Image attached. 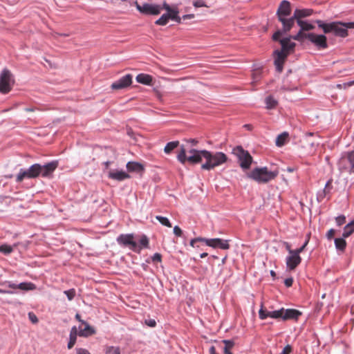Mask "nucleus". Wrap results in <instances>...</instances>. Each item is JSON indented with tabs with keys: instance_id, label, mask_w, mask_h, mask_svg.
<instances>
[{
	"instance_id": "1",
	"label": "nucleus",
	"mask_w": 354,
	"mask_h": 354,
	"mask_svg": "<svg viewBox=\"0 0 354 354\" xmlns=\"http://www.w3.org/2000/svg\"><path fill=\"white\" fill-rule=\"evenodd\" d=\"M189 155H186V149L183 145L180 146V151L177 156V160L182 164L188 161L191 164L201 162L203 160L205 162L201 165L203 170L210 171L215 167L222 165L227 160V156L223 152H212L207 150L191 149Z\"/></svg>"
},
{
	"instance_id": "2",
	"label": "nucleus",
	"mask_w": 354,
	"mask_h": 354,
	"mask_svg": "<svg viewBox=\"0 0 354 354\" xmlns=\"http://www.w3.org/2000/svg\"><path fill=\"white\" fill-rule=\"evenodd\" d=\"M57 167V162L52 161L44 165L40 164H34L28 169H20L16 176V182L20 183L24 179L35 178L39 176L48 177Z\"/></svg>"
},
{
	"instance_id": "3",
	"label": "nucleus",
	"mask_w": 354,
	"mask_h": 354,
	"mask_svg": "<svg viewBox=\"0 0 354 354\" xmlns=\"http://www.w3.org/2000/svg\"><path fill=\"white\" fill-rule=\"evenodd\" d=\"M318 27L322 28L324 34L333 33L336 37L344 38L348 36V30L344 26V22L333 21L326 23L322 20H316Z\"/></svg>"
},
{
	"instance_id": "4",
	"label": "nucleus",
	"mask_w": 354,
	"mask_h": 354,
	"mask_svg": "<svg viewBox=\"0 0 354 354\" xmlns=\"http://www.w3.org/2000/svg\"><path fill=\"white\" fill-rule=\"evenodd\" d=\"M278 174V170L270 171L267 167H256L248 174V177L258 183H267L274 179Z\"/></svg>"
},
{
	"instance_id": "5",
	"label": "nucleus",
	"mask_w": 354,
	"mask_h": 354,
	"mask_svg": "<svg viewBox=\"0 0 354 354\" xmlns=\"http://www.w3.org/2000/svg\"><path fill=\"white\" fill-rule=\"evenodd\" d=\"M290 13V3L286 0L282 1L277 9V15L279 21L283 25V32H284L290 31L293 26L292 17L286 19V17H288Z\"/></svg>"
},
{
	"instance_id": "6",
	"label": "nucleus",
	"mask_w": 354,
	"mask_h": 354,
	"mask_svg": "<svg viewBox=\"0 0 354 354\" xmlns=\"http://www.w3.org/2000/svg\"><path fill=\"white\" fill-rule=\"evenodd\" d=\"M232 153L236 156L239 160L240 167L243 169H248L252 162V157L250 153L243 149L241 146H237L232 150Z\"/></svg>"
},
{
	"instance_id": "7",
	"label": "nucleus",
	"mask_w": 354,
	"mask_h": 354,
	"mask_svg": "<svg viewBox=\"0 0 354 354\" xmlns=\"http://www.w3.org/2000/svg\"><path fill=\"white\" fill-rule=\"evenodd\" d=\"M15 80L12 73L3 68L0 73V93L6 94L10 91Z\"/></svg>"
},
{
	"instance_id": "8",
	"label": "nucleus",
	"mask_w": 354,
	"mask_h": 354,
	"mask_svg": "<svg viewBox=\"0 0 354 354\" xmlns=\"http://www.w3.org/2000/svg\"><path fill=\"white\" fill-rule=\"evenodd\" d=\"M117 242L119 245L128 247L131 250L139 253L141 250L138 248V245L133 241V235L132 234H120L117 237Z\"/></svg>"
},
{
	"instance_id": "9",
	"label": "nucleus",
	"mask_w": 354,
	"mask_h": 354,
	"mask_svg": "<svg viewBox=\"0 0 354 354\" xmlns=\"http://www.w3.org/2000/svg\"><path fill=\"white\" fill-rule=\"evenodd\" d=\"M137 10L145 15H157L160 14L162 7L160 5L152 3H143L142 5L136 3Z\"/></svg>"
},
{
	"instance_id": "10",
	"label": "nucleus",
	"mask_w": 354,
	"mask_h": 354,
	"mask_svg": "<svg viewBox=\"0 0 354 354\" xmlns=\"http://www.w3.org/2000/svg\"><path fill=\"white\" fill-rule=\"evenodd\" d=\"M308 39L318 49H326L328 48L327 38L324 35H317L315 33H308Z\"/></svg>"
},
{
	"instance_id": "11",
	"label": "nucleus",
	"mask_w": 354,
	"mask_h": 354,
	"mask_svg": "<svg viewBox=\"0 0 354 354\" xmlns=\"http://www.w3.org/2000/svg\"><path fill=\"white\" fill-rule=\"evenodd\" d=\"M132 83V75L127 74L112 83L111 88L113 90L124 89L129 86Z\"/></svg>"
},
{
	"instance_id": "12",
	"label": "nucleus",
	"mask_w": 354,
	"mask_h": 354,
	"mask_svg": "<svg viewBox=\"0 0 354 354\" xmlns=\"http://www.w3.org/2000/svg\"><path fill=\"white\" fill-rule=\"evenodd\" d=\"M289 254L286 257V266L289 270H292L301 263V259L293 250H289Z\"/></svg>"
},
{
	"instance_id": "13",
	"label": "nucleus",
	"mask_w": 354,
	"mask_h": 354,
	"mask_svg": "<svg viewBox=\"0 0 354 354\" xmlns=\"http://www.w3.org/2000/svg\"><path fill=\"white\" fill-rule=\"evenodd\" d=\"M109 178L117 181H122L129 178L130 176L124 170L110 169L107 172Z\"/></svg>"
},
{
	"instance_id": "14",
	"label": "nucleus",
	"mask_w": 354,
	"mask_h": 354,
	"mask_svg": "<svg viewBox=\"0 0 354 354\" xmlns=\"http://www.w3.org/2000/svg\"><path fill=\"white\" fill-rule=\"evenodd\" d=\"M207 245L213 248H220L222 250H227L230 248L227 240L218 238L209 239V240L207 241Z\"/></svg>"
},
{
	"instance_id": "15",
	"label": "nucleus",
	"mask_w": 354,
	"mask_h": 354,
	"mask_svg": "<svg viewBox=\"0 0 354 354\" xmlns=\"http://www.w3.org/2000/svg\"><path fill=\"white\" fill-rule=\"evenodd\" d=\"M279 42L281 45V50L279 52H283L286 56L294 50L296 46L295 42L290 41V37L283 38Z\"/></svg>"
},
{
	"instance_id": "16",
	"label": "nucleus",
	"mask_w": 354,
	"mask_h": 354,
	"mask_svg": "<svg viewBox=\"0 0 354 354\" xmlns=\"http://www.w3.org/2000/svg\"><path fill=\"white\" fill-rule=\"evenodd\" d=\"M274 65L278 72H281L283 70V63L287 57L286 55L283 52H279V50L274 51Z\"/></svg>"
},
{
	"instance_id": "17",
	"label": "nucleus",
	"mask_w": 354,
	"mask_h": 354,
	"mask_svg": "<svg viewBox=\"0 0 354 354\" xmlns=\"http://www.w3.org/2000/svg\"><path fill=\"white\" fill-rule=\"evenodd\" d=\"M301 315V313L296 309H284L283 312V320H289V319H293V320H297L299 317V316Z\"/></svg>"
},
{
	"instance_id": "18",
	"label": "nucleus",
	"mask_w": 354,
	"mask_h": 354,
	"mask_svg": "<svg viewBox=\"0 0 354 354\" xmlns=\"http://www.w3.org/2000/svg\"><path fill=\"white\" fill-rule=\"evenodd\" d=\"M95 333L94 328L91 327L87 322L79 326L78 335L81 337H88Z\"/></svg>"
},
{
	"instance_id": "19",
	"label": "nucleus",
	"mask_w": 354,
	"mask_h": 354,
	"mask_svg": "<svg viewBox=\"0 0 354 354\" xmlns=\"http://www.w3.org/2000/svg\"><path fill=\"white\" fill-rule=\"evenodd\" d=\"M313 10L310 9H296L292 16L293 25L295 20L301 19V18L309 17L312 15Z\"/></svg>"
},
{
	"instance_id": "20",
	"label": "nucleus",
	"mask_w": 354,
	"mask_h": 354,
	"mask_svg": "<svg viewBox=\"0 0 354 354\" xmlns=\"http://www.w3.org/2000/svg\"><path fill=\"white\" fill-rule=\"evenodd\" d=\"M136 81L138 83L145 84V85H151L153 79L152 77L148 74L140 73L136 77Z\"/></svg>"
},
{
	"instance_id": "21",
	"label": "nucleus",
	"mask_w": 354,
	"mask_h": 354,
	"mask_svg": "<svg viewBox=\"0 0 354 354\" xmlns=\"http://www.w3.org/2000/svg\"><path fill=\"white\" fill-rule=\"evenodd\" d=\"M77 328L75 326H73L71 328V333H70V339L68 343V348L71 349L73 348V346L75 345L77 339Z\"/></svg>"
},
{
	"instance_id": "22",
	"label": "nucleus",
	"mask_w": 354,
	"mask_h": 354,
	"mask_svg": "<svg viewBox=\"0 0 354 354\" xmlns=\"http://www.w3.org/2000/svg\"><path fill=\"white\" fill-rule=\"evenodd\" d=\"M297 23L298 26H300V29L304 32L311 30L315 28V26L307 21L298 19Z\"/></svg>"
},
{
	"instance_id": "23",
	"label": "nucleus",
	"mask_w": 354,
	"mask_h": 354,
	"mask_svg": "<svg viewBox=\"0 0 354 354\" xmlns=\"http://www.w3.org/2000/svg\"><path fill=\"white\" fill-rule=\"evenodd\" d=\"M288 133L287 132H283V133L279 134L276 138V141H275L276 145L279 147L283 146L286 144V142L288 140Z\"/></svg>"
},
{
	"instance_id": "24",
	"label": "nucleus",
	"mask_w": 354,
	"mask_h": 354,
	"mask_svg": "<svg viewBox=\"0 0 354 354\" xmlns=\"http://www.w3.org/2000/svg\"><path fill=\"white\" fill-rule=\"evenodd\" d=\"M354 232V220L348 223L344 227L342 233L344 238L348 237Z\"/></svg>"
},
{
	"instance_id": "25",
	"label": "nucleus",
	"mask_w": 354,
	"mask_h": 354,
	"mask_svg": "<svg viewBox=\"0 0 354 354\" xmlns=\"http://www.w3.org/2000/svg\"><path fill=\"white\" fill-rule=\"evenodd\" d=\"M343 236L342 238H336L334 240L335 248L337 250L343 252L346 246V242Z\"/></svg>"
},
{
	"instance_id": "26",
	"label": "nucleus",
	"mask_w": 354,
	"mask_h": 354,
	"mask_svg": "<svg viewBox=\"0 0 354 354\" xmlns=\"http://www.w3.org/2000/svg\"><path fill=\"white\" fill-rule=\"evenodd\" d=\"M169 19H171L178 24L181 23V17L178 15V10L177 9L171 8L170 11L167 12Z\"/></svg>"
},
{
	"instance_id": "27",
	"label": "nucleus",
	"mask_w": 354,
	"mask_h": 354,
	"mask_svg": "<svg viewBox=\"0 0 354 354\" xmlns=\"http://www.w3.org/2000/svg\"><path fill=\"white\" fill-rule=\"evenodd\" d=\"M266 107L268 109H272L276 107L278 102L272 96H268L265 99Z\"/></svg>"
},
{
	"instance_id": "28",
	"label": "nucleus",
	"mask_w": 354,
	"mask_h": 354,
	"mask_svg": "<svg viewBox=\"0 0 354 354\" xmlns=\"http://www.w3.org/2000/svg\"><path fill=\"white\" fill-rule=\"evenodd\" d=\"M17 288L23 290H33L36 289V286L32 282H22L17 285Z\"/></svg>"
},
{
	"instance_id": "29",
	"label": "nucleus",
	"mask_w": 354,
	"mask_h": 354,
	"mask_svg": "<svg viewBox=\"0 0 354 354\" xmlns=\"http://www.w3.org/2000/svg\"><path fill=\"white\" fill-rule=\"evenodd\" d=\"M127 168L129 171H139L142 169V166L138 162H129L127 164Z\"/></svg>"
},
{
	"instance_id": "30",
	"label": "nucleus",
	"mask_w": 354,
	"mask_h": 354,
	"mask_svg": "<svg viewBox=\"0 0 354 354\" xmlns=\"http://www.w3.org/2000/svg\"><path fill=\"white\" fill-rule=\"evenodd\" d=\"M178 145H179V142L177 140L169 142L165 145V147L164 148V151L165 153L169 154L171 153V151L174 149H176L177 147H178Z\"/></svg>"
},
{
	"instance_id": "31",
	"label": "nucleus",
	"mask_w": 354,
	"mask_h": 354,
	"mask_svg": "<svg viewBox=\"0 0 354 354\" xmlns=\"http://www.w3.org/2000/svg\"><path fill=\"white\" fill-rule=\"evenodd\" d=\"M330 183H331V180H328L325 185L324 189L317 192V199L319 202H322L324 200V198L326 197V193H327L326 189Z\"/></svg>"
},
{
	"instance_id": "32",
	"label": "nucleus",
	"mask_w": 354,
	"mask_h": 354,
	"mask_svg": "<svg viewBox=\"0 0 354 354\" xmlns=\"http://www.w3.org/2000/svg\"><path fill=\"white\" fill-rule=\"evenodd\" d=\"M308 33L304 32L301 29L295 35L290 37V39L298 41H304V39H308Z\"/></svg>"
},
{
	"instance_id": "33",
	"label": "nucleus",
	"mask_w": 354,
	"mask_h": 354,
	"mask_svg": "<svg viewBox=\"0 0 354 354\" xmlns=\"http://www.w3.org/2000/svg\"><path fill=\"white\" fill-rule=\"evenodd\" d=\"M283 308L279 310H272L269 312V317L273 319H281L283 320Z\"/></svg>"
},
{
	"instance_id": "34",
	"label": "nucleus",
	"mask_w": 354,
	"mask_h": 354,
	"mask_svg": "<svg viewBox=\"0 0 354 354\" xmlns=\"http://www.w3.org/2000/svg\"><path fill=\"white\" fill-rule=\"evenodd\" d=\"M169 19V18L167 13L163 14L158 19L155 21V24L159 26H165L168 23Z\"/></svg>"
},
{
	"instance_id": "35",
	"label": "nucleus",
	"mask_w": 354,
	"mask_h": 354,
	"mask_svg": "<svg viewBox=\"0 0 354 354\" xmlns=\"http://www.w3.org/2000/svg\"><path fill=\"white\" fill-rule=\"evenodd\" d=\"M13 251V247L7 244L0 245V252L4 254H10Z\"/></svg>"
},
{
	"instance_id": "36",
	"label": "nucleus",
	"mask_w": 354,
	"mask_h": 354,
	"mask_svg": "<svg viewBox=\"0 0 354 354\" xmlns=\"http://www.w3.org/2000/svg\"><path fill=\"white\" fill-rule=\"evenodd\" d=\"M156 219L158 220L162 225H165L168 227H171V224L167 217L158 215L156 216Z\"/></svg>"
},
{
	"instance_id": "37",
	"label": "nucleus",
	"mask_w": 354,
	"mask_h": 354,
	"mask_svg": "<svg viewBox=\"0 0 354 354\" xmlns=\"http://www.w3.org/2000/svg\"><path fill=\"white\" fill-rule=\"evenodd\" d=\"M105 354H120V349L118 346H106Z\"/></svg>"
},
{
	"instance_id": "38",
	"label": "nucleus",
	"mask_w": 354,
	"mask_h": 354,
	"mask_svg": "<svg viewBox=\"0 0 354 354\" xmlns=\"http://www.w3.org/2000/svg\"><path fill=\"white\" fill-rule=\"evenodd\" d=\"M140 245H138V248H140L141 250L142 248H149V239L147 236L142 235L139 241Z\"/></svg>"
},
{
	"instance_id": "39",
	"label": "nucleus",
	"mask_w": 354,
	"mask_h": 354,
	"mask_svg": "<svg viewBox=\"0 0 354 354\" xmlns=\"http://www.w3.org/2000/svg\"><path fill=\"white\" fill-rule=\"evenodd\" d=\"M64 294L67 297L69 301H71L74 299L76 295V291L74 288H71L68 290H64Z\"/></svg>"
},
{
	"instance_id": "40",
	"label": "nucleus",
	"mask_w": 354,
	"mask_h": 354,
	"mask_svg": "<svg viewBox=\"0 0 354 354\" xmlns=\"http://www.w3.org/2000/svg\"><path fill=\"white\" fill-rule=\"evenodd\" d=\"M223 344H225L223 350H230L234 346V342L233 340L230 339H224L223 340Z\"/></svg>"
},
{
	"instance_id": "41",
	"label": "nucleus",
	"mask_w": 354,
	"mask_h": 354,
	"mask_svg": "<svg viewBox=\"0 0 354 354\" xmlns=\"http://www.w3.org/2000/svg\"><path fill=\"white\" fill-rule=\"evenodd\" d=\"M269 312L268 310H264L263 308L261 307V309L259 311V316L261 319H265L268 317H269Z\"/></svg>"
},
{
	"instance_id": "42",
	"label": "nucleus",
	"mask_w": 354,
	"mask_h": 354,
	"mask_svg": "<svg viewBox=\"0 0 354 354\" xmlns=\"http://www.w3.org/2000/svg\"><path fill=\"white\" fill-rule=\"evenodd\" d=\"M336 223L338 226H341L346 222V217L344 215H339L335 218Z\"/></svg>"
},
{
	"instance_id": "43",
	"label": "nucleus",
	"mask_w": 354,
	"mask_h": 354,
	"mask_svg": "<svg viewBox=\"0 0 354 354\" xmlns=\"http://www.w3.org/2000/svg\"><path fill=\"white\" fill-rule=\"evenodd\" d=\"M193 6L195 8L207 7L206 3L203 0H196V1H193Z\"/></svg>"
},
{
	"instance_id": "44",
	"label": "nucleus",
	"mask_w": 354,
	"mask_h": 354,
	"mask_svg": "<svg viewBox=\"0 0 354 354\" xmlns=\"http://www.w3.org/2000/svg\"><path fill=\"white\" fill-rule=\"evenodd\" d=\"M348 160L354 171V151L349 152L348 154Z\"/></svg>"
},
{
	"instance_id": "45",
	"label": "nucleus",
	"mask_w": 354,
	"mask_h": 354,
	"mask_svg": "<svg viewBox=\"0 0 354 354\" xmlns=\"http://www.w3.org/2000/svg\"><path fill=\"white\" fill-rule=\"evenodd\" d=\"M173 232L174 234L178 237H180L183 235V231L178 225L174 226Z\"/></svg>"
},
{
	"instance_id": "46",
	"label": "nucleus",
	"mask_w": 354,
	"mask_h": 354,
	"mask_svg": "<svg viewBox=\"0 0 354 354\" xmlns=\"http://www.w3.org/2000/svg\"><path fill=\"white\" fill-rule=\"evenodd\" d=\"M162 260V256L159 253H155L152 257H151V261L153 262V263H156V262H160Z\"/></svg>"
},
{
	"instance_id": "47",
	"label": "nucleus",
	"mask_w": 354,
	"mask_h": 354,
	"mask_svg": "<svg viewBox=\"0 0 354 354\" xmlns=\"http://www.w3.org/2000/svg\"><path fill=\"white\" fill-rule=\"evenodd\" d=\"M292 351V347L290 345H286L283 351L279 354H290Z\"/></svg>"
},
{
	"instance_id": "48",
	"label": "nucleus",
	"mask_w": 354,
	"mask_h": 354,
	"mask_svg": "<svg viewBox=\"0 0 354 354\" xmlns=\"http://www.w3.org/2000/svg\"><path fill=\"white\" fill-rule=\"evenodd\" d=\"M28 317L29 319L31 321V322L36 324L38 322V319L37 316L33 313H28Z\"/></svg>"
},
{
	"instance_id": "49",
	"label": "nucleus",
	"mask_w": 354,
	"mask_h": 354,
	"mask_svg": "<svg viewBox=\"0 0 354 354\" xmlns=\"http://www.w3.org/2000/svg\"><path fill=\"white\" fill-rule=\"evenodd\" d=\"M145 324L150 327H155L156 325V321L153 319H146Z\"/></svg>"
},
{
	"instance_id": "50",
	"label": "nucleus",
	"mask_w": 354,
	"mask_h": 354,
	"mask_svg": "<svg viewBox=\"0 0 354 354\" xmlns=\"http://www.w3.org/2000/svg\"><path fill=\"white\" fill-rule=\"evenodd\" d=\"M308 243V241L307 240V241H305V243L303 244L302 246H301L299 248H298L297 250H295L293 251L295 252L297 254H298L299 255V254L303 252V250H304V248L307 245Z\"/></svg>"
},
{
	"instance_id": "51",
	"label": "nucleus",
	"mask_w": 354,
	"mask_h": 354,
	"mask_svg": "<svg viewBox=\"0 0 354 354\" xmlns=\"http://www.w3.org/2000/svg\"><path fill=\"white\" fill-rule=\"evenodd\" d=\"M5 285H7L8 288H12V289H16V288H17V283L12 282V281H6L4 283Z\"/></svg>"
},
{
	"instance_id": "52",
	"label": "nucleus",
	"mask_w": 354,
	"mask_h": 354,
	"mask_svg": "<svg viewBox=\"0 0 354 354\" xmlns=\"http://www.w3.org/2000/svg\"><path fill=\"white\" fill-rule=\"evenodd\" d=\"M282 35V32L281 30H278L275 32L272 35V39L274 41H279V37Z\"/></svg>"
},
{
	"instance_id": "53",
	"label": "nucleus",
	"mask_w": 354,
	"mask_h": 354,
	"mask_svg": "<svg viewBox=\"0 0 354 354\" xmlns=\"http://www.w3.org/2000/svg\"><path fill=\"white\" fill-rule=\"evenodd\" d=\"M335 230L334 229H330V230L328 231V232L326 233V238H327L328 239H329V240H330V239H333V236H334V234H335Z\"/></svg>"
},
{
	"instance_id": "54",
	"label": "nucleus",
	"mask_w": 354,
	"mask_h": 354,
	"mask_svg": "<svg viewBox=\"0 0 354 354\" xmlns=\"http://www.w3.org/2000/svg\"><path fill=\"white\" fill-rule=\"evenodd\" d=\"M293 283V279L292 277L287 278L284 280V284L286 287L292 286Z\"/></svg>"
},
{
	"instance_id": "55",
	"label": "nucleus",
	"mask_w": 354,
	"mask_h": 354,
	"mask_svg": "<svg viewBox=\"0 0 354 354\" xmlns=\"http://www.w3.org/2000/svg\"><path fill=\"white\" fill-rule=\"evenodd\" d=\"M77 354H91L88 350L82 348H76Z\"/></svg>"
},
{
	"instance_id": "56",
	"label": "nucleus",
	"mask_w": 354,
	"mask_h": 354,
	"mask_svg": "<svg viewBox=\"0 0 354 354\" xmlns=\"http://www.w3.org/2000/svg\"><path fill=\"white\" fill-rule=\"evenodd\" d=\"M344 24L346 30L348 29H354V22H344Z\"/></svg>"
},
{
	"instance_id": "57",
	"label": "nucleus",
	"mask_w": 354,
	"mask_h": 354,
	"mask_svg": "<svg viewBox=\"0 0 354 354\" xmlns=\"http://www.w3.org/2000/svg\"><path fill=\"white\" fill-rule=\"evenodd\" d=\"M194 17V14H188V15H183L182 17H181V20L183 19V20H187V19H192Z\"/></svg>"
},
{
	"instance_id": "58",
	"label": "nucleus",
	"mask_w": 354,
	"mask_h": 354,
	"mask_svg": "<svg viewBox=\"0 0 354 354\" xmlns=\"http://www.w3.org/2000/svg\"><path fill=\"white\" fill-rule=\"evenodd\" d=\"M195 240L196 242H203L205 243L206 245H207V241L209 240V239H205V238H201V237H198V238H195Z\"/></svg>"
},
{
	"instance_id": "59",
	"label": "nucleus",
	"mask_w": 354,
	"mask_h": 354,
	"mask_svg": "<svg viewBox=\"0 0 354 354\" xmlns=\"http://www.w3.org/2000/svg\"><path fill=\"white\" fill-rule=\"evenodd\" d=\"M0 293L1 294H13L14 292L10 290H6L0 288Z\"/></svg>"
},
{
	"instance_id": "60",
	"label": "nucleus",
	"mask_w": 354,
	"mask_h": 354,
	"mask_svg": "<svg viewBox=\"0 0 354 354\" xmlns=\"http://www.w3.org/2000/svg\"><path fill=\"white\" fill-rule=\"evenodd\" d=\"M163 9H165V10H167V12L168 11H170V10L171 9V8L170 7V6L169 4H167L166 2H164L163 4H162V8Z\"/></svg>"
},
{
	"instance_id": "61",
	"label": "nucleus",
	"mask_w": 354,
	"mask_h": 354,
	"mask_svg": "<svg viewBox=\"0 0 354 354\" xmlns=\"http://www.w3.org/2000/svg\"><path fill=\"white\" fill-rule=\"evenodd\" d=\"M75 319H76L77 320H78V321H79L82 324H83L84 323H85V322H86L85 321H84V320L81 319V317H80V314H78V313H77V314L75 315Z\"/></svg>"
},
{
	"instance_id": "62",
	"label": "nucleus",
	"mask_w": 354,
	"mask_h": 354,
	"mask_svg": "<svg viewBox=\"0 0 354 354\" xmlns=\"http://www.w3.org/2000/svg\"><path fill=\"white\" fill-rule=\"evenodd\" d=\"M259 80V72L257 71V73H255L253 75V80L257 82Z\"/></svg>"
},
{
	"instance_id": "63",
	"label": "nucleus",
	"mask_w": 354,
	"mask_h": 354,
	"mask_svg": "<svg viewBox=\"0 0 354 354\" xmlns=\"http://www.w3.org/2000/svg\"><path fill=\"white\" fill-rule=\"evenodd\" d=\"M187 142H190L192 145H196L198 143V140L196 139H189Z\"/></svg>"
},
{
	"instance_id": "64",
	"label": "nucleus",
	"mask_w": 354,
	"mask_h": 354,
	"mask_svg": "<svg viewBox=\"0 0 354 354\" xmlns=\"http://www.w3.org/2000/svg\"><path fill=\"white\" fill-rule=\"evenodd\" d=\"M286 171L288 172L291 173V172H293L294 171H295V167H287Z\"/></svg>"
}]
</instances>
